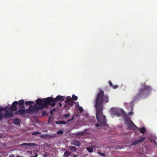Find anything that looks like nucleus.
<instances>
[{"mask_svg": "<svg viewBox=\"0 0 157 157\" xmlns=\"http://www.w3.org/2000/svg\"><path fill=\"white\" fill-rule=\"evenodd\" d=\"M109 97L104 95L103 90H101L98 93L95 100V106L96 108V117L97 121L100 124H96L95 126L97 127L102 126L104 127H107L106 121V117L103 115L102 105L103 103H107Z\"/></svg>", "mask_w": 157, "mask_h": 157, "instance_id": "obj_1", "label": "nucleus"}, {"mask_svg": "<svg viewBox=\"0 0 157 157\" xmlns=\"http://www.w3.org/2000/svg\"><path fill=\"white\" fill-rule=\"evenodd\" d=\"M53 98L49 97L44 99L38 98L36 100V104L34 106L31 105L32 109L34 113H37L38 110H42L44 108H47L48 105L54 107L56 105V103H52V102L54 101Z\"/></svg>", "mask_w": 157, "mask_h": 157, "instance_id": "obj_2", "label": "nucleus"}, {"mask_svg": "<svg viewBox=\"0 0 157 157\" xmlns=\"http://www.w3.org/2000/svg\"><path fill=\"white\" fill-rule=\"evenodd\" d=\"M151 90L152 88L149 86L147 85L145 83L141 84L136 95L133 97V101L137 99L146 98Z\"/></svg>", "mask_w": 157, "mask_h": 157, "instance_id": "obj_3", "label": "nucleus"}, {"mask_svg": "<svg viewBox=\"0 0 157 157\" xmlns=\"http://www.w3.org/2000/svg\"><path fill=\"white\" fill-rule=\"evenodd\" d=\"M79 121H89L90 122L92 121L94 119V117H91V119L90 118V117H89L88 114L86 112H84L83 109L81 107L79 106Z\"/></svg>", "mask_w": 157, "mask_h": 157, "instance_id": "obj_4", "label": "nucleus"}, {"mask_svg": "<svg viewBox=\"0 0 157 157\" xmlns=\"http://www.w3.org/2000/svg\"><path fill=\"white\" fill-rule=\"evenodd\" d=\"M31 106H30L29 109H25V106H22L19 107V109L18 111H16L15 114L16 115H22L24 114L28 113L30 114H33L34 113L32 109Z\"/></svg>", "mask_w": 157, "mask_h": 157, "instance_id": "obj_5", "label": "nucleus"}, {"mask_svg": "<svg viewBox=\"0 0 157 157\" xmlns=\"http://www.w3.org/2000/svg\"><path fill=\"white\" fill-rule=\"evenodd\" d=\"M125 122L127 125L128 128L130 130H136L138 129V127L136 126L131 119L128 118L125 119Z\"/></svg>", "mask_w": 157, "mask_h": 157, "instance_id": "obj_6", "label": "nucleus"}, {"mask_svg": "<svg viewBox=\"0 0 157 157\" xmlns=\"http://www.w3.org/2000/svg\"><path fill=\"white\" fill-rule=\"evenodd\" d=\"M111 113L118 116H123L124 114V111L122 109H117L115 108L111 109Z\"/></svg>", "mask_w": 157, "mask_h": 157, "instance_id": "obj_7", "label": "nucleus"}, {"mask_svg": "<svg viewBox=\"0 0 157 157\" xmlns=\"http://www.w3.org/2000/svg\"><path fill=\"white\" fill-rule=\"evenodd\" d=\"M65 98L64 96H60V95H58L56 97L55 99L53 98V99L54 100V101H52V103H55L57 101H59L60 102H61L64 101L65 100Z\"/></svg>", "mask_w": 157, "mask_h": 157, "instance_id": "obj_8", "label": "nucleus"}, {"mask_svg": "<svg viewBox=\"0 0 157 157\" xmlns=\"http://www.w3.org/2000/svg\"><path fill=\"white\" fill-rule=\"evenodd\" d=\"M66 100L65 101V102L66 103L70 105H72L74 104H75L76 102H74L71 98L70 96H67L66 98Z\"/></svg>", "mask_w": 157, "mask_h": 157, "instance_id": "obj_9", "label": "nucleus"}, {"mask_svg": "<svg viewBox=\"0 0 157 157\" xmlns=\"http://www.w3.org/2000/svg\"><path fill=\"white\" fill-rule=\"evenodd\" d=\"M18 104V102L17 101H15L13 102L12 106L10 107V109L11 111H14L17 110V106Z\"/></svg>", "mask_w": 157, "mask_h": 157, "instance_id": "obj_10", "label": "nucleus"}, {"mask_svg": "<svg viewBox=\"0 0 157 157\" xmlns=\"http://www.w3.org/2000/svg\"><path fill=\"white\" fill-rule=\"evenodd\" d=\"M7 108V106H6L4 108H6V110L4 111L6 112V114L4 115V117H5L10 118L14 116V114L12 113H10L9 112L6 110V109Z\"/></svg>", "mask_w": 157, "mask_h": 157, "instance_id": "obj_11", "label": "nucleus"}, {"mask_svg": "<svg viewBox=\"0 0 157 157\" xmlns=\"http://www.w3.org/2000/svg\"><path fill=\"white\" fill-rule=\"evenodd\" d=\"M146 139V138L145 137L141 136L140 137L138 140H135L134 142L132 144L134 145H136L137 144L144 140Z\"/></svg>", "mask_w": 157, "mask_h": 157, "instance_id": "obj_12", "label": "nucleus"}, {"mask_svg": "<svg viewBox=\"0 0 157 157\" xmlns=\"http://www.w3.org/2000/svg\"><path fill=\"white\" fill-rule=\"evenodd\" d=\"M5 110L6 108H4L1 107L0 108V121L2 119L3 117H4V115H5V114L1 113V112L5 111Z\"/></svg>", "mask_w": 157, "mask_h": 157, "instance_id": "obj_13", "label": "nucleus"}, {"mask_svg": "<svg viewBox=\"0 0 157 157\" xmlns=\"http://www.w3.org/2000/svg\"><path fill=\"white\" fill-rule=\"evenodd\" d=\"M21 122V120L18 118H15L13 120L14 124L17 125H18Z\"/></svg>", "mask_w": 157, "mask_h": 157, "instance_id": "obj_14", "label": "nucleus"}, {"mask_svg": "<svg viewBox=\"0 0 157 157\" xmlns=\"http://www.w3.org/2000/svg\"><path fill=\"white\" fill-rule=\"evenodd\" d=\"M21 146H34L36 145V144L34 143H24L22 144H21Z\"/></svg>", "mask_w": 157, "mask_h": 157, "instance_id": "obj_15", "label": "nucleus"}, {"mask_svg": "<svg viewBox=\"0 0 157 157\" xmlns=\"http://www.w3.org/2000/svg\"><path fill=\"white\" fill-rule=\"evenodd\" d=\"M71 154V152L68 150H66L64 153L63 155L66 157H68Z\"/></svg>", "mask_w": 157, "mask_h": 157, "instance_id": "obj_16", "label": "nucleus"}, {"mask_svg": "<svg viewBox=\"0 0 157 157\" xmlns=\"http://www.w3.org/2000/svg\"><path fill=\"white\" fill-rule=\"evenodd\" d=\"M18 105L19 106H21L24 104V101L23 99H21L20 100L18 101Z\"/></svg>", "mask_w": 157, "mask_h": 157, "instance_id": "obj_17", "label": "nucleus"}, {"mask_svg": "<svg viewBox=\"0 0 157 157\" xmlns=\"http://www.w3.org/2000/svg\"><path fill=\"white\" fill-rule=\"evenodd\" d=\"M138 129L140 130V132L142 134L144 133V132L146 131V129L144 127H142L141 129L138 128V129Z\"/></svg>", "mask_w": 157, "mask_h": 157, "instance_id": "obj_18", "label": "nucleus"}, {"mask_svg": "<svg viewBox=\"0 0 157 157\" xmlns=\"http://www.w3.org/2000/svg\"><path fill=\"white\" fill-rule=\"evenodd\" d=\"M109 85L114 89H116L118 87V86L117 85L113 86L112 82L110 81H109Z\"/></svg>", "mask_w": 157, "mask_h": 157, "instance_id": "obj_19", "label": "nucleus"}, {"mask_svg": "<svg viewBox=\"0 0 157 157\" xmlns=\"http://www.w3.org/2000/svg\"><path fill=\"white\" fill-rule=\"evenodd\" d=\"M69 149L72 151H76V148L73 146H70L69 147Z\"/></svg>", "mask_w": 157, "mask_h": 157, "instance_id": "obj_20", "label": "nucleus"}, {"mask_svg": "<svg viewBox=\"0 0 157 157\" xmlns=\"http://www.w3.org/2000/svg\"><path fill=\"white\" fill-rule=\"evenodd\" d=\"M87 151L90 153L92 152L93 151V148L91 147H89L86 148Z\"/></svg>", "mask_w": 157, "mask_h": 157, "instance_id": "obj_21", "label": "nucleus"}, {"mask_svg": "<svg viewBox=\"0 0 157 157\" xmlns=\"http://www.w3.org/2000/svg\"><path fill=\"white\" fill-rule=\"evenodd\" d=\"M33 103V102L32 101H28L25 102V104L26 105H32Z\"/></svg>", "mask_w": 157, "mask_h": 157, "instance_id": "obj_22", "label": "nucleus"}, {"mask_svg": "<svg viewBox=\"0 0 157 157\" xmlns=\"http://www.w3.org/2000/svg\"><path fill=\"white\" fill-rule=\"evenodd\" d=\"M71 98L73 100L76 101L77 100L78 98L77 96L75 95L74 94H73Z\"/></svg>", "mask_w": 157, "mask_h": 157, "instance_id": "obj_23", "label": "nucleus"}, {"mask_svg": "<svg viewBox=\"0 0 157 157\" xmlns=\"http://www.w3.org/2000/svg\"><path fill=\"white\" fill-rule=\"evenodd\" d=\"M56 111L55 109H53L51 110L50 112V114L51 115H53V113L54 111Z\"/></svg>", "mask_w": 157, "mask_h": 157, "instance_id": "obj_24", "label": "nucleus"}, {"mask_svg": "<svg viewBox=\"0 0 157 157\" xmlns=\"http://www.w3.org/2000/svg\"><path fill=\"white\" fill-rule=\"evenodd\" d=\"M40 133H41L40 132L37 131V132H33L32 133V134L33 135H37L38 134H40Z\"/></svg>", "mask_w": 157, "mask_h": 157, "instance_id": "obj_25", "label": "nucleus"}, {"mask_svg": "<svg viewBox=\"0 0 157 157\" xmlns=\"http://www.w3.org/2000/svg\"><path fill=\"white\" fill-rule=\"evenodd\" d=\"M63 133V132L62 130H59L57 131V133L58 134H62Z\"/></svg>", "mask_w": 157, "mask_h": 157, "instance_id": "obj_26", "label": "nucleus"}, {"mask_svg": "<svg viewBox=\"0 0 157 157\" xmlns=\"http://www.w3.org/2000/svg\"><path fill=\"white\" fill-rule=\"evenodd\" d=\"M130 107L131 109H132L133 106V101H132L130 102Z\"/></svg>", "mask_w": 157, "mask_h": 157, "instance_id": "obj_27", "label": "nucleus"}, {"mask_svg": "<svg viewBox=\"0 0 157 157\" xmlns=\"http://www.w3.org/2000/svg\"><path fill=\"white\" fill-rule=\"evenodd\" d=\"M70 115L68 114H66L64 115L63 116L65 117H69Z\"/></svg>", "mask_w": 157, "mask_h": 157, "instance_id": "obj_28", "label": "nucleus"}, {"mask_svg": "<svg viewBox=\"0 0 157 157\" xmlns=\"http://www.w3.org/2000/svg\"><path fill=\"white\" fill-rule=\"evenodd\" d=\"M66 122L64 121H61V124H66Z\"/></svg>", "mask_w": 157, "mask_h": 157, "instance_id": "obj_29", "label": "nucleus"}, {"mask_svg": "<svg viewBox=\"0 0 157 157\" xmlns=\"http://www.w3.org/2000/svg\"><path fill=\"white\" fill-rule=\"evenodd\" d=\"M51 119H52V117H50L49 118V119H48V123H50V122H52V121H51Z\"/></svg>", "mask_w": 157, "mask_h": 157, "instance_id": "obj_30", "label": "nucleus"}, {"mask_svg": "<svg viewBox=\"0 0 157 157\" xmlns=\"http://www.w3.org/2000/svg\"><path fill=\"white\" fill-rule=\"evenodd\" d=\"M98 153L100 154L101 155L104 156H105V154L104 153H101L99 152H98Z\"/></svg>", "mask_w": 157, "mask_h": 157, "instance_id": "obj_31", "label": "nucleus"}, {"mask_svg": "<svg viewBox=\"0 0 157 157\" xmlns=\"http://www.w3.org/2000/svg\"><path fill=\"white\" fill-rule=\"evenodd\" d=\"M46 136V135H42L40 136V137L43 138H45Z\"/></svg>", "mask_w": 157, "mask_h": 157, "instance_id": "obj_32", "label": "nucleus"}, {"mask_svg": "<svg viewBox=\"0 0 157 157\" xmlns=\"http://www.w3.org/2000/svg\"><path fill=\"white\" fill-rule=\"evenodd\" d=\"M61 123V121H58L56 122V123L57 124H60Z\"/></svg>", "mask_w": 157, "mask_h": 157, "instance_id": "obj_33", "label": "nucleus"}, {"mask_svg": "<svg viewBox=\"0 0 157 157\" xmlns=\"http://www.w3.org/2000/svg\"><path fill=\"white\" fill-rule=\"evenodd\" d=\"M73 119V118H72V119H69V120H68V121H67V122H70L71 121H72Z\"/></svg>", "mask_w": 157, "mask_h": 157, "instance_id": "obj_34", "label": "nucleus"}, {"mask_svg": "<svg viewBox=\"0 0 157 157\" xmlns=\"http://www.w3.org/2000/svg\"><path fill=\"white\" fill-rule=\"evenodd\" d=\"M62 105V103H61V102H60V103H59V107H61Z\"/></svg>", "mask_w": 157, "mask_h": 157, "instance_id": "obj_35", "label": "nucleus"}, {"mask_svg": "<svg viewBox=\"0 0 157 157\" xmlns=\"http://www.w3.org/2000/svg\"><path fill=\"white\" fill-rule=\"evenodd\" d=\"M72 157H77V156L76 155H73Z\"/></svg>", "mask_w": 157, "mask_h": 157, "instance_id": "obj_36", "label": "nucleus"}, {"mask_svg": "<svg viewBox=\"0 0 157 157\" xmlns=\"http://www.w3.org/2000/svg\"><path fill=\"white\" fill-rule=\"evenodd\" d=\"M128 103H124V105L125 106H127L128 105Z\"/></svg>", "mask_w": 157, "mask_h": 157, "instance_id": "obj_37", "label": "nucleus"}, {"mask_svg": "<svg viewBox=\"0 0 157 157\" xmlns=\"http://www.w3.org/2000/svg\"><path fill=\"white\" fill-rule=\"evenodd\" d=\"M38 156V155L37 154H36V155H35L34 156H33L32 157H37Z\"/></svg>", "mask_w": 157, "mask_h": 157, "instance_id": "obj_38", "label": "nucleus"}, {"mask_svg": "<svg viewBox=\"0 0 157 157\" xmlns=\"http://www.w3.org/2000/svg\"><path fill=\"white\" fill-rule=\"evenodd\" d=\"M75 105L77 106H78V103H77L76 104V105Z\"/></svg>", "mask_w": 157, "mask_h": 157, "instance_id": "obj_39", "label": "nucleus"}, {"mask_svg": "<svg viewBox=\"0 0 157 157\" xmlns=\"http://www.w3.org/2000/svg\"><path fill=\"white\" fill-rule=\"evenodd\" d=\"M79 146L80 145V142H79Z\"/></svg>", "mask_w": 157, "mask_h": 157, "instance_id": "obj_40", "label": "nucleus"}, {"mask_svg": "<svg viewBox=\"0 0 157 157\" xmlns=\"http://www.w3.org/2000/svg\"><path fill=\"white\" fill-rule=\"evenodd\" d=\"M77 145V146H78V144H77V145Z\"/></svg>", "mask_w": 157, "mask_h": 157, "instance_id": "obj_41", "label": "nucleus"}, {"mask_svg": "<svg viewBox=\"0 0 157 157\" xmlns=\"http://www.w3.org/2000/svg\"><path fill=\"white\" fill-rule=\"evenodd\" d=\"M17 157H20V156H18Z\"/></svg>", "mask_w": 157, "mask_h": 157, "instance_id": "obj_42", "label": "nucleus"}, {"mask_svg": "<svg viewBox=\"0 0 157 157\" xmlns=\"http://www.w3.org/2000/svg\"><path fill=\"white\" fill-rule=\"evenodd\" d=\"M12 157H13V156H12Z\"/></svg>", "mask_w": 157, "mask_h": 157, "instance_id": "obj_43", "label": "nucleus"}, {"mask_svg": "<svg viewBox=\"0 0 157 157\" xmlns=\"http://www.w3.org/2000/svg\"><path fill=\"white\" fill-rule=\"evenodd\" d=\"M12 157H13V156H12Z\"/></svg>", "mask_w": 157, "mask_h": 157, "instance_id": "obj_44", "label": "nucleus"}, {"mask_svg": "<svg viewBox=\"0 0 157 157\" xmlns=\"http://www.w3.org/2000/svg\"><path fill=\"white\" fill-rule=\"evenodd\" d=\"M10 157H11V156H10Z\"/></svg>", "mask_w": 157, "mask_h": 157, "instance_id": "obj_45", "label": "nucleus"}, {"mask_svg": "<svg viewBox=\"0 0 157 157\" xmlns=\"http://www.w3.org/2000/svg\"><path fill=\"white\" fill-rule=\"evenodd\" d=\"M0 157H1V156L0 155Z\"/></svg>", "mask_w": 157, "mask_h": 157, "instance_id": "obj_46", "label": "nucleus"}]
</instances>
